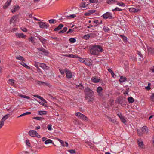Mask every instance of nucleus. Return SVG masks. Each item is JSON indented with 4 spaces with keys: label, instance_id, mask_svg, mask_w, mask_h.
<instances>
[{
    "label": "nucleus",
    "instance_id": "1",
    "mask_svg": "<svg viewBox=\"0 0 154 154\" xmlns=\"http://www.w3.org/2000/svg\"><path fill=\"white\" fill-rule=\"evenodd\" d=\"M103 51L100 46L95 45L92 46L90 50V52L92 54L96 55L99 54L100 52H102Z\"/></svg>",
    "mask_w": 154,
    "mask_h": 154
},
{
    "label": "nucleus",
    "instance_id": "2",
    "mask_svg": "<svg viewBox=\"0 0 154 154\" xmlns=\"http://www.w3.org/2000/svg\"><path fill=\"white\" fill-rule=\"evenodd\" d=\"M34 66L37 68V71L39 72H42L39 67H40L42 69L46 70H47L49 68L44 63H41L36 61L35 62Z\"/></svg>",
    "mask_w": 154,
    "mask_h": 154
},
{
    "label": "nucleus",
    "instance_id": "3",
    "mask_svg": "<svg viewBox=\"0 0 154 154\" xmlns=\"http://www.w3.org/2000/svg\"><path fill=\"white\" fill-rule=\"evenodd\" d=\"M75 115L80 119H82L86 121H88V118L85 116L80 112H77L75 113Z\"/></svg>",
    "mask_w": 154,
    "mask_h": 154
},
{
    "label": "nucleus",
    "instance_id": "4",
    "mask_svg": "<svg viewBox=\"0 0 154 154\" xmlns=\"http://www.w3.org/2000/svg\"><path fill=\"white\" fill-rule=\"evenodd\" d=\"M28 133L30 136L32 137H37L38 138L41 137L40 136L35 130H30L29 131Z\"/></svg>",
    "mask_w": 154,
    "mask_h": 154
},
{
    "label": "nucleus",
    "instance_id": "5",
    "mask_svg": "<svg viewBox=\"0 0 154 154\" xmlns=\"http://www.w3.org/2000/svg\"><path fill=\"white\" fill-rule=\"evenodd\" d=\"M38 23L39 24L40 27L42 29H47L49 26L47 23L43 22H38Z\"/></svg>",
    "mask_w": 154,
    "mask_h": 154
},
{
    "label": "nucleus",
    "instance_id": "6",
    "mask_svg": "<svg viewBox=\"0 0 154 154\" xmlns=\"http://www.w3.org/2000/svg\"><path fill=\"white\" fill-rule=\"evenodd\" d=\"M64 71L66 74V77L67 78L70 79L72 77V74L70 71L66 68L64 69Z\"/></svg>",
    "mask_w": 154,
    "mask_h": 154
},
{
    "label": "nucleus",
    "instance_id": "7",
    "mask_svg": "<svg viewBox=\"0 0 154 154\" xmlns=\"http://www.w3.org/2000/svg\"><path fill=\"white\" fill-rule=\"evenodd\" d=\"M94 93L86 95V98L89 102H92L94 99Z\"/></svg>",
    "mask_w": 154,
    "mask_h": 154
},
{
    "label": "nucleus",
    "instance_id": "8",
    "mask_svg": "<svg viewBox=\"0 0 154 154\" xmlns=\"http://www.w3.org/2000/svg\"><path fill=\"white\" fill-rule=\"evenodd\" d=\"M18 18L17 15H15L12 16L10 20V24L14 23L17 21Z\"/></svg>",
    "mask_w": 154,
    "mask_h": 154
},
{
    "label": "nucleus",
    "instance_id": "9",
    "mask_svg": "<svg viewBox=\"0 0 154 154\" xmlns=\"http://www.w3.org/2000/svg\"><path fill=\"white\" fill-rule=\"evenodd\" d=\"M83 63L86 65L90 66L92 64V60L89 59L85 58L84 60Z\"/></svg>",
    "mask_w": 154,
    "mask_h": 154
},
{
    "label": "nucleus",
    "instance_id": "10",
    "mask_svg": "<svg viewBox=\"0 0 154 154\" xmlns=\"http://www.w3.org/2000/svg\"><path fill=\"white\" fill-rule=\"evenodd\" d=\"M15 35L17 38L25 39L26 36L23 33H15Z\"/></svg>",
    "mask_w": 154,
    "mask_h": 154
},
{
    "label": "nucleus",
    "instance_id": "11",
    "mask_svg": "<svg viewBox=\"0 0 154 154\" xmlns=\"http://www.w3.org/2000/svg\"><path fill=\"white\" fill-rule=\"evenodd\" d=\"M20 8L19 6L16 5L13 6V8L11 10V11L13 13H14L15 12L17 11Z\"/></svg>",
    "mask_w": 154,
    "mask_h": 154
},
{
    "label": "nucleus",
    "instance_id": "12",
    "mask_svg": "<svg viewBox=\"0 0 154 154\" xmlns=\"http://www.w3.org/2000/svg\"><path fill=\"white\" fill-rule=\"evenodd\" d=\"M84 92L86 95L94 93L93 91L88 87L85 88Z\"/></svg>",
    "mask_w": 154,
    "mask_h": 154
},
{
    "label": "nucleus",
    "instance_id": "13",
    "mask_svg": "<svg viewBox=\"0 0 154 154\" xmlns=\"http://www.w3.org/2000/svg\"><path fill=\"white\" fill-rule=\"evenodd\" d=\"M103 16V18L106 19L107 18L111 19L112 18L111 14L108 12L104 14Z\"/></svg>",
    "mask_w": 154,
    "mask_h": 154
},
{
    "label": "nucleus",
    "instance_id": "14",
    "mask_svg": "<svg viewBox=\"0 0 154 154\" xmlns=\"http://www.w3.org/2000/svg\"><path fill=\"white\" fill-rule=\"evenodd\" d=\"M103 88L101 87H99L97 89V91L98 93V95L99 96H102V94Z\"/></svg>",
    "mask_w": 154,
    "mask_h": 154
},
{
    "label": "nucleus",
    "instance_id": "15",
    "mask_svg": "<svg viewBox=\"0 0 154 154\" xmlns=\"http://www.w3.org/2000/svg\"><path fill=\"white\" fill-rule=\"evenodd\" d=\"M142 131L143 134H147L148 132V129L146 126H143L142 128Z\"/></svg>",
    "mask_w": 154,
    "mask_h": 154
},
{
    "label": "nucleus",
    "instance_id": "16",
    "mask_svg": "<svg viewBox=\"0 0 154 154\" xmlns=\"http://www.w3.org/2000/svg\"><path fill=\"white\" fill-rule=\"evenodd\" d=\"M137 143L139 147L142 149L144 148V145L143 144V142L141 140H138L137 141Z\"/></svg>",
    "mask_w": 154,
    "mask_h": 154
},
{
    "label": "nucleus",
    "instance_id": "17",
    "mask_svg": "<svg viewBox=\"0 0 154 154\" xmlns=\"http://www.w3.org/2000/svg\"><path fill=\"white\" fill-rule=\"evenodd\" d=\"M11 1L12 0H8L5 3V5L3 6V8L5 9H6L10 5Z\"/></svg>",
    "mask_w": 154,
    "mask_h": 154
},
{
    "label": "nucleus",
    "instance_id": "18",
    "mask_svg": "<svg viewBox=\"0 0 154 154\" xmlns=\"http://www.w3.org/2000/svg\"><path fill=\"white\" fill-rule=\"evenodd\" d=\"M100 79L96 77H93L91 79L92 81L94 83L98 82Z\"/></svg>",
    "mask_w": 154,
    "mask_h": 154
},
{
    "label": "nucleus",
    "instance_id": "19",
    "mask_svg": "<svg viewBox=\"0 0 154 154\" xmlns=\"http://www.w3.org/2000/svg\"><path fill=\"white\" fill-rule=\"evenodd\" d=\"M117 115L119 117L121 121L123 123H125L126 122V120L125 117L123 116L121 114H118Z\"/></svg>",
    "mask_w": 154,
    "mask_h": 154
},
{
    "label": "nucleus",
    "instance_id": "20",
    "mask_svg": "<svg viewBox=\"0 0 154 154\" xmlns=\"http://www.w3.org/2000/svg\"><path fill=\"white\" fill-rule=\"evenodd\" d=\"M42 101L41 102H39V103L45 107L47 106V105L45 104L47 103L46 101L43 98V99H41Z\"/></svg>",
    "mask_w": 154,
    "mask_h": 154
},
{
    "label": "nucleus",
    "instance_id": "21",
    "mask_svg": "<svg viewBox=\"0 0 154 154\" xmlns=\"http://www.w3.org/2000/svg\"><path fill=\"white\" fill-rule=\"evenodd\" d=\"M10 115L9 114L5 115L3 117L1 120L4 122L5 121L10 117Z\"/></svg>",
    "mask_w": 154,
    "mask_h": 154
},
{
    "label": "nucleus",
    "instance_id": "22",
    "mask_svg": "<svg viewBox=\"0 0 154 154\" xmlns=\"http://www.w3.org/2000/svg\"><path fill=\"white\" fill-rule=\"evenodd\" d=\"M37 49L39 51H41L43 53H44L45 55H47L48 54V52H47L46 50L42 48H37Z\"/></svg>",
    "mask_w": 154,
    "mask_h": 154
},
{
    "label": "nucleus",
    "instance_id": "23",
    "mask_svg": "<svg viewBox=\"0 0 154 154\" xmlns=\"http://www.w3.org/2000/svg\"><path fill=\"white\" fill-rule=\"evenodd\" d=\"M39 40L42 43V44L44 45L47 42V40L42 37L41 36L38 37Z\"/></svg>",
    "mask_w": 154,
    "mask_h": 154
},
{
    "label": "nucleus",
    "instance_id": "24",
    "mask_svg": "<svg viewBox=\"0 0 154 154\" xmlns=\"http://www.w3.org/2000/svg\"><path fill=\"white\" fill-rule=\"evenodd\" d=\"M64 56L70 58H76L78 57V55L72 54L64 55Z\"/></svg>",
    "mask_w": 154,
    "mask_h": 154
},
{
    "label": "nucleus",
    "instance_id": "25",
    "mask_svg": "<svg viewBox=\"0 0 154 154\" xmlns=\"http://www.w3.org/2000/svg\"><path fill=\"white\" fill-rule=\"evenodd\" d=\"M59 141L62 144V145L63 146H66V147H68V143L67 142H65V143H64V142L62 140L59 139Z\"/></svg>",
    "mask_w": 154,
    "mask_h": 154
},
{
    "label": "nucleus",
    "instance_id": "26",
    "mask_svg": "<svg viewBox=\"0 0 154 154\" xmlns=\"http://www.w3.org/2000/svg\"><path fill=\"white\" fill-rule=\"evenodd\" d=\"M147 49L149 53L152 54L154 53V49L153 48L149 47H147Z\"/></svg>",
    "mask_w": 154,
    "mask_h": 154
},
{
    "label": "nucleus",
    "instance_id": "27",
    "mask_svg": "<svg viewBox=\"0 0 154 154\" xmlns=\"http://www.w3.org/2000/svg\"><path fill=\"white\" fill-rule=\"evenodd\" d=\"M117 2V1L115 0H107V3L109 4H115Z\"/></svg>",
    "mask_w": 154,
    "mask_h": 154
},
{
    "label": "nucleus",
    "instance_id": "28",
    "mask_svg": "<svg viewBox=\"0 0 154 154\" xmlns=\"http://www.w3.org/2000/svg\"><path fill=\"white\" fill-rule=\"evenodd\" d=\"M63 25L62 24H59L57 27L54 29V31H56L60 29L61 28L63 27Z\"/></svg>",
    "mask_w": 154,
    "mask_h": 154
},
{
    "label": "nucleus",
    "instance_id": "29",
    "mask_svg": "<svg viewBox=\"0 0 154 154\" xmlns=\"http://www.w3.org/2000/svg\"><path fill=\"white\" fill-rule=\"evenodd\" d=\"M127 80V78L125 77L122 76L120 77V78L119 80V81L121 82H123Z\"/></svg>",
    "mask_w": 154,
    "mask_h": 154
},
{
    "label": "nucleus",
    "instance_id": "30",
    "mask_svg": "<svg viewBox=\"0 0 154 154\" xmlns=\"http://www.w3.org/2000/svg\"><path fill=\"white\" fill-rule=\"evenodd\" d=\"M35 37L31 36L28 38V40L29 42H30L31 43H35Z\"/></svg>",
    "mask_w": 154,
    "mask_h": 154
},
{
    "label": "nucleus",
    "instance_id": "31",
    "mask_svg": "<svg viewBox=\"0 0 154 154\" xmlns=\"http://www.w3.org/2000/svg\"><path fill=\"white\" fill-rule=\"evenodd\" d=\"M17 59L22 61H25V59L22 56L19 55L16 57Z\"/></svg>",
    "mask_w": 154,
    "mask_h": 154
},
{
    "label": "nucleus",
    "instance_id": "32",
    "mask_svg": "<svg viewBox=\"0 0 154 154\" xmlns=\"http://www.w3.org/2000/svg\"><path fill=\"white\" fill-rule=\"evenodd\" d=\"M43 83L44 84L43 85L44 86H47L49 87V88H51L52 86V85L50 83H49L48 82H44Z\"/></svg>",
    "mask_w": 154,
    "mask_h": 154
},
{
    "label": "nucleus",
    "instance_id": "33",
    "mask_svg": "<svg viewBox=\"0 0 154 154\" xmlns=\"http://www.w3.org/2000/svg\"><path fill=\"white\" fill-rule=\"evenodd\" d=\"M90 38H94L97 35L95 32L89 33Z\"/></svg>",
    "mask_w": 154,
    "mask_h": 154
},
{
    "label": "nucleus",
    "instance_id": "34",
    "mask_svg": "<svg viewBox=\"0 0 154 154\" xmlns=\"http://www.w3.org/2000/svg\"><path fill=\"white\" fill-rule=\"evenodd\" d=\"M128 101L130 103H132L134 101V99L132 97H129L128 98Z\"/></svg>",
    "mask_w": 154,
    "mask_h": 154
},
{
    "label": "nucleus",
    "instance_id": "35",
    "mask_svg": "<svg viewBox=\"0 0 154 154\" xmlns=\"http://www.w3.org/2000/svg\"><path fill=\"white\" fill-rule=\"evenodd\" d=\"M14 80L12 79H9L8 80V83L12 85H14Z\"/></svg>",
    "mask_w": 154,
    "mask_h": 154
},
{
    "label": "nucleus",
    "instance_id": "36",
    "mask_svg": "<svg viewBox=\"0 0 154 154\" xmlns=\"http://www.w3.org/2000/svg\"><path fill=\"white\" fill-rule=\"evenodd\" d=\"M39 115H45L47 113V112L45 111H40L38 112Z\"/></svg>",
    "mask_w": 154,
    "mask_h": 154
},
{
    "label": "nucleus",
    "instance_id": "37",
    "mask_svg": "<svg viewBox=\"0 0 154 154\" xmlns=\"http://www.w3.org/2000/svg\"><path fill=\"white\" fill-rule=\"evenodd\" d=\"M18 96L22 98H25L28 99H30V98L29 97L26 96L24 95L19 94Z\"/></svg>",
    "mask_w": 154,
    "mask_h": 154
},
{
    "label": "nucleus",
    "instance_id": "38",
    "mask_svg": "<svg viewBox=\"0 0 154 154\" xmlns=\"http://www.w3.org/2000/svg\"><path fill=\"white\" fill-rule=\"evenodd\" d=\"M67 27H64L62 30L60 31L59 32V33H64L66 32L67 30Z\"/></svg>",
    "mask_w": 154,
    "mask_h": 154
},
{
    "label": "nucleus",
    "instance_id": "39",
    "mask_svg": "<svg viewBox=\"0 0 154 154\" xmlns=\"http://www.w3.org/2000/svg\"><path fill=\"white\" fill-rule=\"evenodd\" d=\"M108 71L111 73L112 77H114L115 74L113 72V71L110 68H109V69H108Z\"/></svg>",
    "mask_w": 154,
    "mask_h": 154
},
{
    "label": "nucleus",
    "instance_id": "40",
    "mask_svg": "<svg viewBox=\"0 0 154 154\" xmlns=\"http://www.w3.org/2000/svg\"><path fill=\"white\" fill-rule=\"evenodd\" d=\"M52 143V140H51V139H48L47 140H46L45 142V144H47L49 143Z\"/></svg>",
    "mask_w": 154,
    "mask_h": 154
},
{
    "label": "nucleus",
    "instance_id": "41",
    "mask_svg": "<svg viewBox=\"0 0 154 154\" xmlns=\"http://www.w3.org/2000/svg\"><path fill=\"white\" fill-rule=\"evenodd\" d=\"M117 5H119V6L125 7V5L124 3L122 2H117Z\"/></svg>",
    "mask_w": 154,
    "mask_h": 154
},
{
    "label": "nucleus",
    "instance_id": "42",
    "mask_svg": "<svg viewBox=\"0 0 154 154\" xmlns=\"http://www.w3.org/2000/svg\"><path fill=\"white\" fill-rule=\"evenodd\" d=\"M86 40L88 39L90 37L89 34H88L87 35H85L83 37Z\"/></svg>",
    "mask_w": 154,
    "mask_h": 154
},
{
    "label": "nucleus",
    "instance_id": "43",
    "mask_svg": "<svg viewBox=\"0 0 154 154\" xmlns=\"http://www.w3.org/2000/svg\"><path fill=\"white\" fill-rule=\"evenodd\" d=\"M33 119L38 120H41L42 119H44L43 118H42L41 117H34L33 118Z\"/></svg>",
    "mask_w": 154,
    "mask_h": 154
},
{
    "label": "nucleus",
    "instance_id": "44",
    "mask_svg": "<svg viewBox=\"0 0 154 154\" xmlns=\"http://www.w3.org/2000/svg\"><path fill=\"white\" fill-rule=\"evenodd\" d=\"M31 114V112H26V113H23V114L21 115L20 116H18V117L19 118V117H22V116H25V115H29V114Z\"/></svg>",
    "mask_w": 154,
    "mask_h": 154
},
{
    "label": "nucleus",
    "instance_id": "45",
    "mask_svg": "<svg viewBox=\"0 0 154 154\" xmlns=\"http://www.w3.org/2000/svg\"><path fill=\"white\" fill-rule=\"evenodd\" d=\"M103 30L106 32H108L109 29L108 27L107 26H104L103 28Z\"/></svg>",
    "mask_w": 154,
    "mask_h": 154
},
{
    "label": "nucleus",
    "instance_id": "46",
    "mask_svg": "<svg viewBox=\"0 0 154 154\" xmlns=\"http://www.w3.org/2000/svg\"><path fill=\"white\" fill-rule=\"evenodd\" d=\"M44 82H42V81H36V83L39 85H44V84L43 83Z\"/></svg>",
    "mask_w": 154,
    "mask_h": 154
},
{
    "label": "nucleus",
    "instance_id": "47",
    "mask_svg": "<svg viewBox=\"0 0 154 154\" xmlns=\"http://www.w3.org/2000/svg\"><path fill=\"white\" fill-rule=\"evenodd\" d=\"M69 41L71 43H73L76 42L75 39L74 38H71L69 39Z\"/></svg>",
    "mask_w": 154,
    "mask_h": 154
},
{
    "label": "nucleus",
    "instance_id": "48",
    "mask_svg": "<svg viewBox=\"0 0 154 154\" xmlns=\"http://www.w3.org/2000/svg\"><path fill=\"white\" fill-rule=\"evenodd\" d=\"M150 99L151 100L154 102V93H152L151 96L150 97Z\"/></svg>",
    "mask_w": 154,
    "mask_h": 154
},
{
    "label": "nucleus",
    "instance_id": "49",
    "mask_svg": "<svg viewBox=\"0 0 154 154\" xmlns=\"http://www.w3.org/2000/svg\"><path fill=\"white\" fill-rule=\"evenodd\" d=\"M4 122H3L1 120L0 121V129L4 126Z\"/></svg>",
    "mask_w": 154,
    "mask_h": 154
},
{
    "label": "nucleus",
    "instance_id": "50",
    "mask_svg": "<svg viewBox=\"0 0 154 154\" xmlns=\"http://www.w3.org/2000/svg\"><path fill=\"white\" fill-rule=\"evenodd\" d=\"M122 9H120L118 7H116V8H115L114 9H113L112 10V11H122Z\"/></svg>",
    "mask_w": 154,
    "mask_h": 154
},
{
    "label": "nucleus",
    "instance_id": "51",
    "mask_svg": "<svg viewBox=\"0 0 154 154\" xmlns=\"http://www.w3.org/2000/svg\"><path fill=\"white\" fill-rule=\"evenodd\" d=\"M26 144L28 146H30V144L29 140H27L26 141Z\"/></svg>",
    "mask_w": 154,
    "mask_h": 154
},
{
    "label": "nucleus",
    "instance_id": "52",
    "mask_svg": "<svg viewBox=\"0 0 154 154\" xmlns=\"http://www.w3.org/2000/svg\"><path fill=\"white\" fill-rule=\"evenodd\" d=\"M77 58H79V60L81 62L83 63H84V59L82 58L81 57H78H78H77Z\"/></svg>",
    "mask_w": 154,
    "mask_h": 154
},
{
    "label": "nucleus",
    "instance_id": "53",
    "mask_svg": "<svg viewBox=\"0 0 154 154\" xmlns=\"http://www.w3.org/2000/svg\"><path fill=\"white\" fill-rule=\"evenodd\" d=\"M78 87H79L80 89H82L84 88V87L81 84H80L79 85H76V88Z\"/></svg>",
    "mask_w": 154,
    "mask_h": 154
},
{
    "label": "nucleus",
    "instance_id": "54",
    "mask_svg": "<svg viewBox=\"0 0 154 154\" xmlns=\"http://www.w3.org/2000/svg\"><path fill=\"white\" fill-rule=\"evenodd\" d=\"M90 3H96L98 2V0H89Z\"/></svg>",
    "mask_w": 154,
    "mask_h": 154
},
{
    "label": "nucleus",
    "instance_id": "55",
    "mask_svg": "<svg viewBox=\"0 0 154 154\" xmlns=\"http://www.w3.org/2000/svg\"><path fill=\"white\" fill-rule=\"evenodd\" d=\"M56 21V20L54 19H51L48 20L49 23L50 24H52L54 23V22Z\"/></svg>",
    "mask_w": 154,
    "mask_h": 154
},
{
    "label": "nucleus",
    "instance_id": "56",
    "mask_svg": "<svg viewBox=\"0 0 154 154\" xmlns=\"http://www.w3.org/2000/svg\"><path fill=\"white\" fill-rule=\"evenodd\" d=\"M24 67H25L26 68L29 69L30 68V67H29V66H28L27 65H26V64H25V63H23V64L22 65Z\"/></svg>",
    "mask_w": 154,
    "mask_h": 154
},
{
    "label": "nucleus",
    "instance_id": "57",
    "mask_svg": "<svg viewBox=\"0 0 154 154\" xmlns=\"http://www.w3.org/2000/svg\"><path fill=\"white\" fill-rule=\"evenodd\" d=\"M120 36L122 38L124 41H127V38L125 36L121 35H120Z\"/></svg>",
    "mask_w": 154,
    "mask_h": 154
},
{
    "label": "nucleus",
    "instance_id": "58",
    "mask_svg": "<svg viewBox=\"0 0 154 154\" xmlns=\"http://www.w3.org/2000/svg\"><path fill=\"white\" fill-rule=\"evenodd\" d=\"M47 128L48 130L51 131L52 130V125H49L47 126Z\"/></svg>",
    "mask_w": 154,
    "mask_h": 154
},
{
    "label": "nucleus",
    "instance_id": "59",
    "mask_svg": "<svg viewBox=\"0 0 154 154\" xmlns=\"http://www.w3.org/2000/svg\"><path fill=\"white\" fill-rule=\"evenodd\" d=\"M33 96L34 97H37L39 99H43V97H41L40 96H39L38 95H33Z\"/></svg>",
    "mask_w": 154,
    "mask_h": 154
},
{
    "label": "nucleus",
    "instance_id": "60",
    "mask_svg": "<svg viewBox=\"0 0 154 154\" xmlns=\"http://www.w3.org/2000/svg\"><path fill=\"white\" fill-rule=\"evenodd\" d=\"M90 14L95 12V10H91L88 11Z\"/></svg>",
    "mask_w": 154,
    "mask_h": 154
},
{
    "label": "nucleus",
    "instance_id": "61",
    "mask_svg": "<svg viewBox=\"0 0 154 154\" xmlns=\"http://www.w3.org/2000/svg\"><path fill=\"white\" fill-rule=\"evenodd\" d=\"M140 11V9H136L135 8L134 13H136L137 12H138Z\"/></svg>",
    "mask_w": 154,
    "mask_h": 154
},
{
    "label": "nucleus",
    "instance_id": "62",
    "mask_svg": "<svg viewBox=\"0 0 154 154\" xmlns=\"http://www.w3.org/2000/svg\"><path fill=\"white\" fill-rule=\"evenodd\" d=\"M134 8H129V11L131 12H134Z\"/></svg>",
    "mask_w": 154,
    "mask_h": 154
},
{
    "label": "nucleus",
    "instance_id": "63",
    "mask_svg": "<svg viewBox=\"0 0 154 154\" xmlns=\"http://www.w3.org/2000/svg\"><path fill=\"white\" fill-rule=\"evenodd\" d=\"M21 30L23 31L24 32H26L27 31V30L26 28H23V29H22V28H21Z\"/></svg>",
    "mask_w": 154,
    "mask_h": 154
},
{
    "label": "nucleus",
    "instance_id": "64",
    "mask_svg": "<svg viewBox=\"0 0 154 154\" xmlns=\"http://www.w3.org/2000/svg\"><path fill=\"white\" fill-rule=\"evenodd\" d=\"M131 59H132V60H133V61H136L137 60L136 58L134 56H132L131 57Z\"/></svg>",
    "mask_w": 154,
    "mask_h": 154
}]
</instances>
